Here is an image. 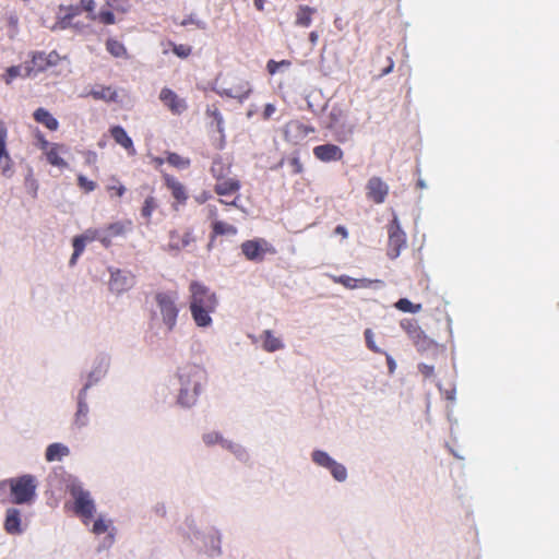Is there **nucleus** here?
Listing matches in <instances>:
<instances>
[{
    "mask_svg": "<svg viewBox=\"0 0 559 559\" xmlns=\"http://www.w3.org/2000/svg\"><path fill=\"white\" fill-rule=\"evenodd\" d=\"M69 454V449L61 443H51L46 449V460L48 462L60 461L63 456Z\"/></svg>",
    "mask_w": 559,
    "mask_h": 559,
    "instance_id": "obj_28",
    "label": "nucleus"
},
{
    "mask_svg": "<svg viewBox=\"0 0 559 559\" xmlns=\"http://www.w3.org/2000/svg\"><path fill=\"white\" fill-rule=\"evenodd\" d=\"M386 361H388L390 371L393 372L394 368H395V361L393 360V358L390 355H386Z\"/></svg>",
    "mask_w": 559,
    "mask_h": 559,
    "instance_id": "obj_62",
    "label": "nucleus"
},
{
    "mask_svg": "<svg viewBox=\"0 0 559 559\" xmlns=\"http://www.w3.org/2000/svg\"><path fill=\"white\" fill-rule=\"evenodd\" d=\"M419 371L421 372V374L425 378H430L435 373L433 367L432 366H428V365H420L419 366Z\"/></svg>",
    "mask_w": 559,
    "mask_h": 559,
    "instance_id": "obj_57",
    "label": "nucleus"
},
{
    "mask_svg": "<svg viewBox=\"0 0 559 559\" xmlns=\"http://www.w3.org/2000/svg\"><path fill=\"white\" fill-rule=\"evenodd\" d=\"M317 9L309 5H299L295 12V25L299 27H309L312 23V16Z\"/></svg>",
    "mask_w": 559,
    "mask_h": 559,
    "instance_id": "obj_22",
    "label": "nucleus"
},
{
    "mask_svg": "<svg viewBox=\"0 0 559 559\" xmlns=\"http://www.w3.org/2000/svg\"><path fill=\"white\" fill-rule=\"evenodd\" d=\"M111 182L107 186L109 195L121 198L127 191L126 187L115 177L111 178Z\"/></svg>",
    "mask_w": 559,
    "mask_h": 559,
    "instance_id": "obj_42",
    "label": "nucleus"
},
{
    "mask_svg": "<svg viewBox=\"0 0 559 559\" xmlns=\"http://www.w3.org/2000/svg\"><path fill=\"white\" fill-rule=\"evenodd\" d=\"M312 461L316 464H318V465H320L322 467H325L328 469H330V467L335 462L326 452L321 451V450H316L312 453Z\"/></svg>",
    "mask_w": 559,
    "mask_h": 559,
    "instance_id": "obj_36",
    "label": "nucleus"
},
{
    "mask_svg": "<svg viewBox=\"0 0 559 559\" xmlns=\"http://www.w3.org/2000/svg\"><path fill=\"white\" fill-rule=\"evenodd\" d=\"M78 186L84 190L86 193L92 192L96 188V182L87 179L84 175L78 176Z\"/></svg>",
    "mask_w": 559,
    "mask_h": 559,
    "instance_id": "obj_46",
    "label": "nucleus"
},
{
    "mask_svg": "<svg viewBox=\"0 0 559 559\" xmlns=\"http://www.w3.org/2000/svg\"><path fill=\"white\" fill-rule=\"evenodd\" d=\"M330 472L333 475V477L338 481H343L347 477V471L345 466L337 462L333 463V465L330 467Z\"/></svg>",
    "mask_w": 559,
    "mask_h": 559,
    "instance_id": "obj_44",
    "label": "nucleus"
},
{
    "mask_svg": "<svg viewBox=\"0 0 559 559\" xmlns=\"http://www.w3.org/2000/svg\"><path fill=\"white\" fill-rule=\"evenodd\" d=\"M365 340L368 349L376 354H382L383 352L376 345L373 332L370 329L365 330Z\"/></svg>",
    "mask_w": 559,
    "mask_h": 559,
    "instance_id": "obj_45",
    "label": "nucleus"
},
{
    "mask_svg": "<svg viewBox=\"0 0 559 559\" xmlns=\"http://www.w3.org/2000/svg\"><path fill=\"white\" fill-rule=\"evenodd\" d=\"M178 299L177 290L157 292L154 296L162 321L168 331H173L177 325L180 311Z\"/></svg>",
    "mask_w": 559,
    "mask_h": 559,
    "instance_id": "obj_5",
    "label": "nucleus"
},
{
    "mask_svg": "<svg viewBox=\"0 0 559 559\" xmlns=\"http://www.w3.org/2000/svg\"><path fill=\"white\" fill-rule=\"evenodd\" d=\"M58 59V53L56 51H51L46 53V61L48 63V68L56 64Z\"/></svg>",
    "mask_w": 559,
    "mask_h": 559,
    "instance_id": "obj_58",
    "label": "nucleus"
},
{
    "mask_svg": "<svg viewBox=\"0 0 559 559\" xmlns=\"http://www.w3.org/2000/svg\"><path fill=\"white\" fill-rule=\"evenodd\" d=\"M288 163L292 167V173L295 174V175H299L304 171V165L299 158V156L295 155V156H292L289 159H288Z\"/></svg>",
    "mask_w": 559,
    "mask_h": 559,
    "instance_id": "obj_50",
    "label": "nucleus"
},
{
    "mask_svg": "<svg viewBox=\"0 0 559 559\" xmlns=\"http://www.w3.org/2000/svg\"><path fill=\"white\" fill-rule=\"evenodd\" d=\"M37 138L40 143V148L44 152H46L51 146V144H49V142L45 139V136L41 133H39Z\"/></svg>",
    "mask_w": 559,
    "mask_h": 559,
    "instance_id": "obj_59",
    "label": "nucleus"
},
{
    "mask_svg": "<svg viewBox=\"0 0 559 559\" xmlns=\"http://www.w3.org/2000/svg\"><path fill=\"white\" fill-rule=\"evenodd\" d=\"M82 10V7L80 8L78 5H59L57 23L61 28L68 27L71 24L72 19L78 16Z\"/></svg>",
    "mask_w": 559,
    "mask_h": 559,
    "instance_id": "obj_21",
    "label": "nucleus"
},
{
    "mask_svg": "<svg viewBox=\"0 0 559 559\" xmlns=\"http://www.w3.org/2000/svg\"><path fill=\"white\" fill-rule=\"evenodd\" d=\"M393 68H394L393 59L390 56H388L385 66L380 70L379 76L381 78V76H384V75L391 73L393 71Z\"/></svg>",
    "mask_w": 559,
    "mask_h": 559,
    "instance_id": "obj_52",
    "label": "nucleus"
},
{
    "mask_svg": "<svg viewBox=\"0 0 559 559\" xmlns=\"http://www.w3.org/2000/svg\"><path fill=\"white\" fill-rule=\"evenodd\" d=\"M395 308L403 312L417 313L421 310V305H415L407 298H401L395 302Z\"/></svg>",
    "mask_w": 559,
    "mask_h": 559,
    "instance_id": "obj_37",
    "label": "nucleus"
},
{
    "mask_svg": "<svg viewBox=\"0 0 559 559\" xmlns=\"http://www.w3.org/2000/svg\"><path fill=\"white\" fill-rule=\"evenodd\" d=\"M127 226L122 222L111 223L105 228L100 229L102 233V245L108 248L111 245L114 238L123 236Z\"/></svg>",
    "mask_w": 559,
    "mask_h": 559,
    "instance_id": "obj_18",
    "label": "nucleus"
},
{
    "mask_svg": "<svg viewBox=\"0 0 559 559\" xmlns=\"http://www.w3.org/2000/svg\"><path fill=\"white\" fill-rule=\"evenodd\" d=\"M389 190L388 183L378 176L371 177L366 185V195L374 204H382L389 194Z\"/></svg>",
    "mask_w": 559,
    "mask_h": 559,
    "instance_id": "obj_10",
    "label": "nucleus"
},
{
    "mask_svg": "<svg viewBox=\"0 0 559 559\" xmlns=\"http://www.w3.org/2000/svg\"><path fill=\"white\" fill-rule=\"evenodd\" d=\"M213 237L224 236V235H236L237 228L234 225L225 223L223 221H215L212 224Z\"/></svg>",
    "mask_w": 559,
    "mask_h": 559,
    "instance_id": "obj_33",
    "label": "nucleus"
},
{
    "mask_svg": "<svg viewBox=\"0 0 559 559\" xmlns=\"http://www.w3.org/2000/svg\"><path fill=\"white\" fill-rule=\"evenodd\" d=\"M173 52L179 58H187L191 55L192 48L191 46L185 44H173Z\"/></svg>",
    "mask_w": 559,
    "mask_h": 559,
    "instance_id": "obj_47",
    "label": "nucleus"
},
{
    "mask_svg": "<svg viewBox=\"0 0 559 559\" xmlns=\"http://www.w3.org/2000/svg\"><path fill=\"white\" fill-rule=\"evenodd\" d=\"M88 17L104 25L116 23L115 13H126L130 9L129 0H80Z\"/></svg>",
    "mask_w": 559,
    "mask_h": 559,
    "instance_id": "obj_2",
    "label": "nucleus"
},
{
    "mask_svg": "<svg viewBox=\"0 0 559 559\" xmlns=\"http://www.w3.org/2000/svg\"><path fill=\"white\" fill-rule=\"evenodd\" d=\"M319 40V34L318 32L313 31L309 34V41L312 46H316Z\"/></svg>",
    "mask_w": 559,
    "mask_h": 559,
    "instance_id": "obj_61",
    "label": "nucleus"
},
{
    "mask_svg": "<svg viewBox=\"0 0 559 559\" xmlns=\"http://www.w3.org/2000/svg\"><path fill=\"white\" fill-rule=\"evenodd\" d=\"M313 155L323 163L338 162L343 159V150L335 144H321L313 147Z\"/></svg>",
    "mask_w": 559,
    "mask_h": 559,
    "instance_id": "obj_13",
    "label": "nucleus"
},
{
    "mask_svg": "<svg viewBox=\"0 0 559 559\" xmlns=\"http://www.w3.org/2000/svg\"><path fill=\"white\" fill-rule=\"evenodd\" d=\"M21 75H23L21 66H12L7 69L5 73L2 75V80L5 84L10 85L14 79Z\"/></svg>",
    "mask_w": 559,
    "mask_h": 559,
    "instance_id": "obj_43",
    "label": "nucleus"
},
{
    "mask_svg": "<svg viewBox=\"0 0 559 559\" xmlns=\"http://www.w3.org/2000/svg\"><path fill=\"white\" fill-rule=\"evenodd\" d=\"M8 129L0 120V164L1 174L4 177H11L13 173V160L7 150Z\"/></svg>",
    "mask_w": 559,
    "mask_h": 559,
    "instance_id": "obj_11",
    "label": "nucleus"
},
{
    "mask_svg": "<svg viewBox=\"0 0 559 559\" xmlns=\"http://www.w3.org/2000/svg\"><path fill=\"white\" fill-rule=\"evenodd\" d=\"M400 325L409 338L421 329L415 319H403Z\"/></svg>",
    "mask_w": 559,
    "mask_h": 559,
    "instance_id": "obj_40",
    "label": "nucleus"
},
{
    "mask_svg": "<svg viewBox=\"0 0 559 559\" xmlns=\"http://www.w3.org/2000/svg\"><path fill=\"white\" fill-rule=\"evenodd\" d=\"M90 95L96 100L117 102L118 93L111 86H98L90 92Z\"/></svg>",
    "mask_w": 559,
    "mask_h": 559,
    "instance_id": "obj_27",
    "label": "nucleus"
},
{
    "mask_svg": "<svg viewBox=\"0 0 559 559\" xmlns=\"http://www.w3.org/2000/svg\"><path fill=\"white\" fill-rule=\"evenodd\" d=\"M63 146L57 143L51 144V146L45 152L47 162L56 167L66 168L68 167V163L60 156V152Z\"/></svg>",
    "mask_w": 559,
    "mask_h": 559,
    "instance_id": "obj_26",
    "label": "nucleus"
},
{
    "mask_svg": "<svg viewBox=\"0 0 559 559\" xmlns=\"http://www.w3.org/2000/svg\"><path fill=\"white\" fill-rule=\"evenodd\" d=\"M33 117L36 122L41 123L50 131H56L59 128L58 120L47 109L43 107L37 108L34 111Z\"/></svg>",
    "mask_w": 559,
    "mask_h": 559,
    "instance_id": "obj_24",
    "label": "nucleus"
},
{
    "mask_svg": "<svg viewBox=\"0 0 559 559\" xmlns=\"http://www.w3.org/2000/svg\"><path fill=\"white\" fill-rule=\"evenodd\" d=\"M263 348L269 353L280 350L284 347L283 342L276 337L272 331L265 330L263 332Z\"/></svg>",
    "mask_w": 559,
    "mask_h": 559,
    "instance_id": "obj_29",
    "label": "nucleus"
},
{
    "mask_svg": "<svg viewBox=\"0 0 559 559\" xmlns=\"http://www.w3.org/2000/svg\"><path fill=\"white\" fill-rule=\"evenodd\" d=\"M85 245H86V242L84 241V238H81V236L74 237V239L72 241L73 254H72L71 260H70V264L71 265L75 264L76 259L84 251Z\"/></svg>",
    "mask_w": 559,
    "mask_h": 559,
    "instance_id": "obj_39",
    "label": "nucleus"
},
{
    "mask_svg": "<svg viewBox=\"0 0 559 559\" xmlns=\"http://www.w3.org/2000/svg\"><path fill=\"white\" fill-rule=\"evenodd\" d=\"M4 530L8 534L17 535L22 533L21 528V512L16 508L7 510L4 520Z\"/></svg>",
    "mask_w": 559,
    "mask_h": 559,
    "instance_id": "obj_20",
    "label": "nucleus"
},
{
    "mask_svg": "<svg viewBox=\"0 0 559 559\" xmlns=\"http://www.w3.org/2000/svg\"><path fill=\"white\" fill-rule=\"evenodd\" d=\"M334 233L341 235L343 239H346L348 237L347 229L343 225L336 226Z\"/></svg>",
    "mask_w": 559,
    "mask_h": 559,
    "instance_id": "obj_60",
    "label": "nucleus"
},
{
    "mask_svg": "<svg viewBox=\"0 0 559 559\" xmlns=\"http://www.w3.org/2000/svg\"><path fill=\"white\" fill-rule=\"evenodd\" d=\"M166 160L169 165L177 169H187L191 165V160L189 157H183L174 152L167 153Z\"/></svg>",
    "mask_w": 559,
    "mask_h": 559,
    "instance_id": "obj_34",
    "label": "nucleus"
},
{
    "mask_svg": "<svg viewBox=\"0 0 559 559\" xmlns=\"http://www.w3.org/2000/svg\"><path fill=\"white\" fill-rule=\"evenodd\" d=\"M388 234L386 254L390 259L394 260L401 254L402 249L406 247V234L402 230L396 217L388 226Z\"/></svg>",
    "mask_w": 559,
    "mask_h": 559,
    "instance_id": "obj_8",
    "label": "nucleus"
},
{
    "mask_svg": "<svg viewBox=\"0 0 559 559\" xmlns=\"http://www.w3.org/2000/svg\"><path fill=\"white\" fill-rule=\"evenodd\" d=\"M266 245L264 239L246 240L241 243V251L249 261H262L266 252L263 246Z\"/></svg>",
    "mask_w": 559,
    "mask_h": 559,
    "instance_id": "obj_14",
    "label": "nucleus"
},
{
    "mask_svg": "<svg viewBox=\"0 0 559 559\" xmlns=\"http://www.w3.org/2000/svg\"><path fill=\"white\" fill-rule=\"evenodd\" d=\"M121 276H122L121 271H117L116 273H112V275H111V283H110L112 289H116V290H122L123 289V287H119L118 286L119 278Z\"/></svg>",
    "mask_w": 559,
    "mask_h": 559,
    "instance_id": "obj_54",
    "label": "nucleus"
},
{
    "mask_svg": "<svg viewBox=\"0 0 559 559\" xmlns=\"http://www.w3.org/2000/svg\"><path fill=\"white\" fill-rule=\"evenodd\" d=\"M314 132L316 128L313 126L306 124L300 120H290L284 128L285 140L293 143H299Z\"/></svg>",
    "mask_w": 559,
    "mask_h": 559,
    "instance_id": "obj_9",
    "label": "nucleus"
},
{
    "mask_svg": "<svg viewBox=\"0 0 559 559\" xmlns=\"http://www.w3.org/2000/svg\"><path fill=\"white\" fill-rule=\"evenodd\" d=\"M81 238H84V241H94L98 240L102 242V233L100 229H87L83 235H80Z\"/></svg>",
    "mask_w": 559,
    "mask_h": 559,
    "instance_id": "obj_49",
    "label": "nucleus"
},
{
    "mask_svg": "<svg viewBox=\"0 0 559 559\" xmlns=\"http://www.w3.org/2000/svg\"><path fill=\"white\" fill-rule=\"evenodd\" d=\"M241 188V183L239 179L236 177H227L224 179H219L214 185V192L219 197H229L233 194H238Z\"/></svg>",
    "mask_w": 559,
    "mask_h": 559,
    "instance_id": "obj_17",
    "label": "nucleus"
},
{
    "mask_svg": "<svg viewBox=\"0 0 559 559\" xmlns=\"http://www.w3.org/2000/svg\"><path fill=\"white\" fill-rule=\"evenodd\" d=\"M280 68H281V63H278L275 60H269L267 63H266L267 72L271 75H274L280 70Z\"/></svg>",
    "mask_w": 559,
    "mask_h": 559,
    "instance_id": "obj_55",
    "label": "nucleus"
},
{
    "mask_svg": "<svg viewBox=\"0 0 559 559\" xmlns=\"http://www.w3.org/2000/svg\"><path fill=\"white\" fill-rule=\"evenodd\" d=\"M48 69L46 53L43 51L35 52L32 56L31 66L25 68L24 76H31L33 73L43 72Z\"/></svg>",
    "mask_w": 559,
    "mask_h": 559,
    "instance_id": "obj_25",
    "label": "nucleus"
},
{
    "mask_svg": "<svg viewBox=\"0 0 559 559\" xmlns=\"http://www.w3.org/2000/svg\"><path fill=\"white\" fill-rule=\"evenodd\" d=\"M189 293V309L193 322L199 328L211 326L213 323L211 316L218 307L216 293L197 281L190 283Z\"/></svg>",
    "mask_w": 559,
    "mask_h": 559,
    "instance_id": "obj_1",
    "label": "nucleus"
},
{
    "mask_svg": "<svg viewBox=\"0 0 559 559\" xmlns=\"http://www.w3.org/2000/svg\"><path fill=\"white\" fill-rule=\"evenodd\" d=\"M203 441L207 445H213L215 443H222V445L230 451H235L236 444L229 441L223 440L222 436L218 432H209L203 436Z\"/></svg>",
    "mask_w": 559,
    "mask_h": 559,
    "instance_id": "obj_35",
    "label": "nucleus"
},
{
    "mask_svg": "<svg viewBox=\"0 0 559 559\" xmlns=\"http://www.w3.org/2000/svg\"><path fill=\"white\" fill-rule=\"evenodd\" d=\"M96 159H97V154L94 152H88L86 162L91 164V163H95Z\"/></svg>",
    "mask_w": 559,
    "mask_h": 559,
    "instance_id": "obj_63",
    "label": "nucleus"
},
{
    "mask_svg": "<svg viewBox=\"0 0 559 559\" xmlns=\"http://www.w3.org/2000/svg\"><path fill=\"white\" fill-rule=\"evenodd\" d=\"M239 201H240L239 194L235 195V198L231 201H229V198L219 199V203H222L224 205H228V206H235V207H239Z\"/></svg>",
    "mask_w": 559,
    "mask_h": 559,
    "instance_id": "obj_56",
    "label": "nucleus"
},
{
    "mask_svg": "<svg viewBox=\"0 0 559 559\" xmlns=\"http://www.w3.org/2000/svg\"><path fill=\"white\" fill-rule=\"evenodd\" d=\"M230 165L224 163L222 158H216L213 160L211 166V174L215 178V180L224 179L229 177Z\"/></svg>",
    "mask_w": 559,
    "mask_h": 559,
    "instance_id": "obj_30",
    "label": "nucleus"
},
{
    "mask_svg": "<svg viewBox=\"0 0 559 559\" xmlns=\"http://www.w3.org/2000/svg\"><path fill=\"white\" fill-rule=\"evenodd\" d=\"M71 497L73 498V511L82 520L84 524H90L96 513V506L91 493L83 489L82 486L72 484L69 487Z\"/></svg>",
    "mask_w": 559,
    "mask_h": 559,
    "instance_id": "obj_6",
    "label": "nucleus"
},
{
    "mask_svg": "<svg viewBox=\"0 0 559 559\" xmlns=\"http://www.w3.org/2000/svg\"><path fill=\"white\" fill-rule=\"evenodd\" d=\"M87 414H88V406L84 402L83 397L80 396L79 403H78V412L75 414V424L78 426H84L86 424Z\"/></svg>",
    "mask_w": 559,
    "mask_h": 559,
    "instance_id": "obj_38",
    "label": "nucleus"
},
{
    "mask_svg": "<svg viewBox=\"0 0 559 559\" xmlns=\"http://www.w3.org/2000/svg\"><path fill=\"white\" fill-rule=\"evenodd\" d=\"M106 49L111 56H114L116 58H127L128 57L127 48L124 47V45L122 43H120L117 39H114V38L107 39Z\"/></svg>",
    "mask_w": 559,
    "mask_h": 559,
    "instance_id": "obj_32",
    "label": "nucleus"
},
{
    "mask_svg": "<svg viewBox=\"0 0 559 559\" xmlns=\"http://www.w3.org/2000/svg\"><path fill=\"white\" fill-rule=\"evenodd\" d=\"M275 111L276 107L273 104H266L262 114L263 119L269 120Z\"/></svg>",
    "mask_w": 559,
    "mask_h": 559,
    "instance_id": "obj_53",
    "label": "nucleus"
},
{
    "mask_svg": "<svg viewBox=\"0 0 559 559\" xmlns=\"http://www.w3.org/2000/svg\"><path fill=\"white\" fill-rule=\"evenodd\" d=\"M180 391L178 403L182 406H191L197 402L202 384L206 380L205 371L195 365H189L179 370Z\"/></svg>",
    "mask_w": 559,
    "mask_h": 559,
    "instance_id": "obj_3",
    "label": "nucleus"
},
{
    "mask_svg": "<svg viewBox=\"0 0 559 559\" xmlns=\"http://www.w3.org/2000/svg\"><path fill=\"white\" fill-rule=\"evenodd\" d=\"M195 241L191 229L173 230L169 233L168 248L170 250H182Z\"/></svg>",
    "mask_w": 559,
    "mask_h": 559,
    "instance_id": "obj_15",
    "label": "nucleus"
},
{
    "mask_svg": "<svg viewBox=\"0 0 559 559\" xmlns=\"http://www.w3.org/2000/svg\"><path fill=\"white\" fill-rule=\"evenodd\" d=\"M156 207H157V202H156L155 198L150 195L144 201V204L141 209V215L145 219L148 221Z\"/></svg>",
    "mask_w": 559,
    "mask_h": 559,
    "instance_id": "obj_41",
    "label": "nucleus"
},
{
    "mask_svg": "<svg viewBox=\"0 0 559 559\" xmlns=\"http://www.w3.org/2000/svg\"><path fill=\"white\" fill-rule=\"evenodd\" d=\"M166 188L171 192L173 198L180 205H185L188 201V192L186 187L174 176L165 174L163 176Z\"/></svg>",
    "mask_w": 559,
    "mask_h": 559,
    "instance_id": "obj_16",
    "label": "nucleus"
},
{
    "mask_svg": "<svg viewBox=\"0 0 559 559\" xmlns=\"http://www.w3.org/2000/svg\"><path fill=\"white\" fill-rule=\"evenodd\" d=\"M109 132L115 142L122 146L128 152V154H135L133 141L122 127L114 126L110 128Z\"/></svg>",
    "mask_w": 559,
    "mask_h": 559,
    "instance_id": "obj_19",
    "label": "nucleus"
},
{
    "mask_svg": "<svg viewBox=\"0 0 559 559\" xmlns=\"http://www.w3.org/2000/svg\"><path fill=\"white\" fill-rule=\"evenodd\" d=\"M343 116V111L342 110H332L330 112V124H329V128L330 129H335L340 122V118Z\"/></svg>",
    "mask_w": 559,
    "mask_h": 559,
    "instance_id": "obj_51",
    "label": "nucleus"
},
{
    "mask_svg": "<svg viewBox=\"0 0 559 559\" xmlns=\"http://www.w3.org/2000/svg\"><path fill=\"white\" fill-rule=\"evenodd\" d=\"M109 525L107 521L103 518H98L94 521L92 532L96 535H100L107 532Z\"/></svg>",
    "mask_w": 559,
    "mask_h": 559,
    "instance_id": "obj_48",
    "label": "nucleus"
},
{
    "mask_svg": "<svg viewBox=\"0 0 559 559\" xmlns=\"http://www.w3.org/2000/svg\"><path fill=\"white\" fill-rule=\"evenodd\" d=\"M411 340L418 350H427L435 345V342L426 335L423 329L417 331Z\"/></svg>",
    "mask_w": 559,
    "mask_h": 559,
    "instance_id": "obj_31",
    "label": "nucleus"
},
{
    "mask_svg": "<svg viewBox=\"0 0 559 559\" xmlns=\"http://www.w3.org/2000/svg\"><path fill=\"white\" fill-rule=\"evenodd\" d=\"M221 96H225L228 98L237 99L239 103H242L252 93V87L246 79L234 75L230 78V82L228 86L222 87L221 91L217 92Z\"/></svg>",
    "mask_w": 559,
    "mask_h": 559,
    "instance_id": "obj_7",
    "label": "nucleus"
},
{
    "mask_svg": "<svg viewBox=\"0 0 559 559\" xmlns=\"http://www.w3.org/2000/svg\"><path fill=\"white\" fill-rule=\"evenodd\" d=\"M159 99L174 115H181L188 108L186 100L168 87L162 88Z\"/></svg>",
    "mask_w": 559,
    "mask_h": 559,
    "instance_id": "obj_12",
    "label": "nucleus"
},
{
    "mask_svg": "<svg viewBox=\"0 0 559 559\" xmlns=\"http://www.w3.org/2000/svg\"><path fill=\"white\" fill-rule=\"evenodd\" d=\"M333 282L336 284H341L348 289L367 288L370 287L371 284L373 283L371 280L368 278H354L348 275L334 276Z\"/></svg>",
    "mask_w": 559,
    "mask_h": 559,
    "instance_id": "obj_23",
    "label": "nucleus"
},
{
    "mask_svg": "<svg viewBox=\"0 0 559 559\" xmlns=\"http://www.w3.org/2000/svg\"><path fill=\"white\" fill-rule=\"evenodd\" d=\"M36 479L32 475H23L0 483V499L2 493L10 491L9 502L15 504L29 503L36 495Z\"/></svg>",
    "mask_w": 559,
    "mask_h": 559,
    "instance_id": "obj_4",
    "label": "nucleus"
},
{
    "mask_svg": "<svg viewBox=\"0 0 559 559\" xmlns=\"http://www.w3.org/2000/svg\"><path fill=\"white\" fill-rule=\"evenodd\" d=\"M253 1H254L255 9L259 11H263L265 0H253Z\"/></svg>",
    "mask_w": 559,
    "mask_h": 559,
    "instance_id": "obj_64",
    "label": "nucleus"
}]
</instances>
